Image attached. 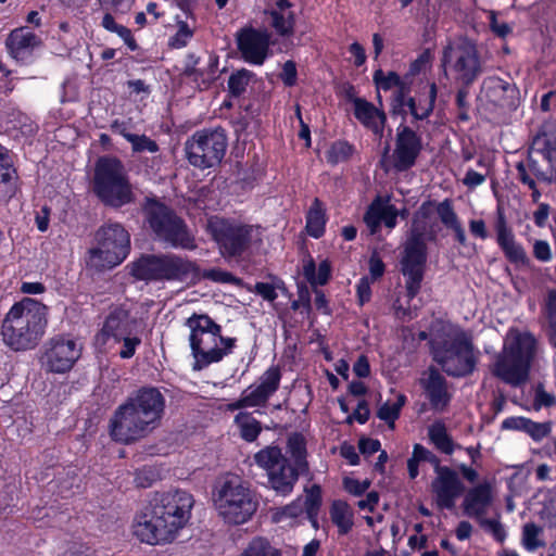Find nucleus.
I'll use <instances>...</instances> for the list:
<instances>
[{
    "label": "nucleus",
    "instance_id": "nucleus-25",
    "mask_svg": "<svg viewBox=\"0 0 556 556\" xmlns=\"http://www.w3.org/2000/svg\"><path fill=\"white\" fill-rule=\"evenodd\" d=\"M494 502V483L484 480L469 489L463 501L464 514L479 519L485 516Z\"/></svg>",
    "mask_w": 556,
    "mask_h": 556
},
{
    "label": "nucleus",
    "instance_id": "nucleus-23",
    "mask_svg": "<svg viewBox=\"0 0 556 556\" xmlns=\"http://www.w3.org/2000/svg\"><path fill=\"white\" fill-rule=\"evenodd\" d=\"M481 97L488 103L506 112L517 106L518 89L500 77H489L483 80Z\"/></svg>",
    "mask_w": 556,
    "mask_h": 556
},
{
    "label": "nucleus",
    "instance_id": "nucleus-22",
    "mask_svg": "<svg viewBox=\"0 0 556 556\" xmlns=\"http://www.w3.org/2000/svg\"><path fill=\"white\" fill-rule=\"evenodd\" d=\"M421 149V138L408 126H400L393 151V165L395 169L403 172L413 167Z\"/></svg>",
    "mask_w": 556,
    "mask_h": 556
},
{
    "label": "nucleus",
    "instance_id": "nucleus-12",
    "mask_svg": "<svg viewBox=\"0 0 556 556\" xmlns=\"http://www.w3.org/2000/svg\"><path fill=\"white\" fill-rule=\"evenodd\" d=\"M131 274L140 280L185 281L195 276L197 267L175 254H148L131 264Z\"/></svg>",
    "mask_w": 556,
    "mask_h": 556
},
{
    "label": "nucleus",
    "instance_id": "nucleus-1",
    "mask_svg": "<svg viewBox=\"0 0 556 556\" xmlns=\"http://www.w3.org/2000/svg\"><path fill=\"white\" fill-rule=\"evenodd\" d=\"M193 495L184 490L156 493L134 517L131 532L141 543H172L189 523Z\"/></svg>",
    "mask_w": 556,
    "mask_h": 556
},
{
    "label": "nucleus",
    "instance_id": "nucleus-64",
    "mask_svg": "<svg viewBox=\"0 0 556 556\" xmlns=\"http://www.w3.org/2000/svg\"><path fill=\"white\" fill-rule=\"evenodd\" d=\"M555 402V399L552 394L547 393L543 388H539L535 391L534 396V406L536 409L541 408L542 406L548 407L552 406Z\"/></svg>",
    "mask_w": 556,
    "mask_h": 556
},
{
    "label": "nucleus",
    "instance_id": "nucleus-52",
    "mask_svg": "<svg viewBox=\"0 0 556 556\" xmlns=\"http://www.w3.org/2000/svg\"><path fill=\"white\" fill-rule=\"evenodd\" d=\"M193 33L185 22L178 24L177 33L169 39V46L180 49L187 46Z\"/></svg>",
    "mask_w": 556,
    "mask_h": 556
},
{
    "label": "nucleus",
    "instance_id": "nucleus-34",
    "mask_svg": "<svg viewBox=\"0 0 556 556\" xmlns=\"http://www.w3.org/2000/svg\"><path fill=\"white\" fill-rule=\"evenodd\" d=\"M112 128L131 144V150L135 153L148 152L154 154L160 150L156 141L146 135L130 132L125 124L115 123Z\"/></svg>",
    "mask_w": 556,
    "mask_h": 556
},
{
    "label": "nucleus",
    "instance_id": "nucleus-6",
    "mask_svg": "<svg viewBox=\"0 0 556 556\" xmlns=\"http://www.w3.org/2000/svg\"><path fill=\"white\" fill-rule=\"evenodd\" d=\"M186 325L190 329L189 342L194 358L192 368L202 370L219 363L230 355L237 343L236 338L224 337L222 327L207 315H192Z\"/></svg>",
    "mask_w": 556,
    "mask_h": 556
},
{
    "label": "nucleus",
    "instance_id": "nucleus-58",
    "mask_svg": "<svg viewBox=\"0 0 556 556\" xmlns=\"http://www.w3.org/2000/svg\"><path fill=\"white\" fill-rule=\"evenodd\" d=\"M371 280L368 277H363L356 287V293L358 298V302L361 305H364L370 300L371 289H370Z\"/></svg>",
    "mask_w": 556,
    "mask_h": 556
},
{
    "label": "nucleus",
    "instance_id": "nucleus-46",
    "mask_svg": "<svg viewBox=\"0 0 556 556\" xmlns=\"http://www.w3.org/2000/svg\"><path fill=\"white\" fill-rule=\"evenodd\" d=\"M546 317L548 320V341L556 349V291H551L546 301Z\"/></svg>",
    "mask_w": 556,
    "mask_h": 556
},
{
    "label": "nucleus",
    "instance_id": "nucleus-17",
    "mask_svg": "<svg viewBox=\"0 0 556 556\" xmlns=\"http://www.w3.org/2000/svg\"><path fill=\"white\" fill-rule=\"evenodd\" d=\"M254 460L266 471L268 484L277 494L287 496L293 491L302 472L290 464L278 446H267L258 451Z\"/></svg>",
    "mask_w": 556,
    "mask_h": 556
},
{
    "label": "nucleus",
    "instance_id": "nucleus-5",
    "mask_svg": "<svg viewBox=\"0 0 556 556\" xmlns=\"http://www.w3.org/2000/svg\"><path fill=\"white\" fill-rule=\"evenodd\" d=\"M212 501L218 517L233 526L248 522L258 507V501L249 483L233 473H226L216 481Z\"/></svg>",
    "mask_w": 556,
    "mask_h": 556
},
{
    "label": "nucleus",
    "instance_id": "nucleus-3",
    "mask_svg": "<svg viewBox=\"0 0 556 556\" xmlns=\"http://www.w3.org/2000/svg\"><path fill=\"white\" fill-rule=\"evenodd\" d=\"M48 314V307L35 299L15 303L1 325L4 344L16 352L36 348L46 333Z\"/></svg>",
    "mask_w": 556,
    "mask_h": 556
},
{
    "label": "nucleus",
    "instance_id": "nucleus-50",
    "mask_svg": "<svg viewBox=\"0 0 556 556\" xmlns=\"http://www.w3.org/2000/svg\"><path fill=\"white\" fill-rule=\"evenodd\" d=\"M479 526L486 532H490L498 542H503L506 538V531L497 519H486L485 516L477 519Z\"/></svg>",
    "mask_w": 556,
    "mask_h": 556
},
{
    "label": "nucleus",
    "instance_id": "nucleus-8",
    "mask_svg": "<svg viewBox=\"0 0 556 556\" xmlns=\"http://www.w3.org/2000/svg\"><path fill=\"white\" fill-rule=\"evenodd\" d=\"M427 214L424 210L416 212L409 236L404 245V253L401 260L402 274L405 277L407 296L414 299L424 279V271L427 261V247L425 241Z\"/></svg>",
    "mask_w": 556,
    "mask_h": 556
},
{
    "label": "nucleus",
    "instance_id": "nucleus-54",
    "mask_svg": "<svg viewBox=\"0 0 556 556\" xmlns=\"http://www.w3.org/2000/svg\"><path fill=\"white\" fill-rule=\"evenodd\" d=\"M489 21L490 27L496 36L505 38L507 35L511 33V27L505 22H500L494 11L490 12Z\"/></svg>",
    "mask_w": 556,
    "mask_h": 556
},
{
    "label": "nucleus",
    "instance_id": "nucleus-57",
    "mask_svg": "<svg viewBox=\"0 0 556 556\" xmlns=\"http://www.w3.org/2000/svg\"><path fill=\"white\" fill-rule=\"evenodd\" d=\"M533 255L541 262H548L552 258L549 244L544 240H536L533 244Z\"/></svg>",
    "mask_w": 556,
    "mask_h": 556
},
{
    "label": "nucleus",
    "instance_id": "nucleus-61",
    "mask_svg": "<svg viewBox=\"0 0 556 556\" xmlns=\"http://www.w3.org/2000/svg\"><path fill=\"white\" fill-rule=\"evenodd\" d=\"M369 273L371 281L380 278L384 273V264L377 253H374L369 260Z\"/></svg>",
    "mask_w": 556,
    "mask_h": 556
},
{
    "label": "nucleus",
    "instance_id": "nucleus-36",
    "mask_svg": "<svg viewBox=\"0 0 556 556\" xmlns=\"http://www.w3.org/2000/svg\"><path fill=\"white\" fill-rule=\"evenodd\" d=\"M428 435L434 446L442 453L451 455L454 452V442L448 435L444 422L434 421L428 428Z\"/></svg>",
    "mask_w": 556,
    "mask_h": 556
},
{
    "label": "nucleus",
    "instance_id": "nucleus-44",
    "mask_svg": "<svg viewBox=\"0 0 556 556\" xmlns=\"http://www.w3.org/2000/svg\"><path fill=\"white\" fill-rule=\"evenodd\" d=\"M384 206L386 202L380 199H377L370 204L364 216V222L371 235L378 231L382 223Z\"/></svg>",
    "mask_w": 556,
    "mask_h": 556
},
{
    "label": "nucleus",
    "instance_id": "nucleus-37",
    "mask_svg": "<svg viewBox=\"0 0 556 556\" xmlns=\"http://www.w3.org/2000/svg\"><path fill=\"white\" fill-rule=\"evenodd\" d=\"M288 452L293 459V466L300 469V472L308 471V463L306 460V446L302 435L293 434L288 440Z\"/></svg>",
    "mask_w": 556,
    "mask_h": 556
},
{
    "label": "nucleus",
    "instance_id": "nucleus-20",
    "mask_svg": "<svg viewBox=\"0 0 556 556\" xmlns=\"http://www.w3.org/2000/svg\"><path fill=\"white\" fill-rule=\"evenodd\" d=\"M435 477L431 482V491L440 509H452L456 500L464 492V484L458 473L447 466H435Z\"/></svg>",
    "mask_w": 556,
    "mask_h": 556
},
{
    "label": "nucleus",
    "instance_id": "nucleus-45",
    "mask_svg": "<svg viewBox=\"0 0 556 556\" xmlns=\"http://www.w3.org/2000/svg\"><path fill=\"white\" fill-rule=\"evenodd\" d=\"M353 153V147L346 141H337L327 151L326 157L329 163L338 164L349 160Z\"/></svg>",
    "mask_w": 556,
    "mask_h": 556
},
{
    "label": "nucleus",
    "instance_id": "nucleus-29",
    "mask_svg": "<svg viewBox=\"0 0 556 556\" xmlns=\"http://www.w3.org/2000/svg\"><path fill=\"white\" fill-rule=\"evenodd\" d=\"M496 241L505 256L515 264L529 265L530 260L525 249L515 240L503 213H498L495 224Z\"/></svg>",
    "mask_w": 556,
    "mask_h": 556
},
{
    "label": "nucleus",
    "instance_id": "nucleus-55",
    "mask_svg": "<svg viewBox=\"0 0 556 556\" xmlns=\"http://www.w3.org/2000/svg\"><path fill=\"white\" fill-rule=\"evenodd\" d=\"M343 485L345 491L353 495H362L367 491L370 485V482L367 480L359 481L352 478H345L343 481Z\"/></svg>",
    "mask_w": 556,
    "mask_h": 556
},
{
    "label": "nucleus",
    "instance_id": "nucleus-47",
    "mask_svg": "<svg viewBox=\"0 0 556 556\" xmlns=\"http://www.w3.org/2000/svg\"><path fill=\"white\" fill-rule=\"evenodd\" d=\"M250 77L251 73L247 70H241L232 74L228 80L230 92L235 96H240L243 93L250 81Z\"/></svg>",
    "mask_w": 556,
    "mask_h": 556
},
{
    "label": "nucleus",
    "instance_id": "nucleus-59",
    "mask_svg": "<svg viewBox=\"0 0 556 556\" xmlns=\"http://www.w3.org/2000/svg\"><path fill=\"white\" fill-rule=\"evenodd\" d=\"M280 77L286 86H293L296 81V66L292 61H287L283 64Z\"/></svg>",
    "mask_w": 556,
    "mask_h": 556
},
{
    "label": "nucleus",
    "instance_id": "nucleus-31",
    "mask_svg": "<svg viewBox=\"0 0 556 556\" xmlns=\"http://www.w3.org/2000/svg\"><path fill=\"white\" fill-rule=\"evenodd\" d=\"M17 174L9 150L0 144V201H9L17 192Z\"/></svg>",
    "mask_w": 556,
    "mask_h": 556
},
{
    "label": "nucleus",
    "instance_id": "nucleus-30",
    "mask_svg": "<svg viewBox=\"0 0 556 556\" xmlns=\"http://www.w3.org/2000/svg\"><path fill=\"white\" fill-rule=\"evenodd\" d=\"M354 115L356 119L370 129L376 136H383V128L387 116L383 111L377 109L372 103L362 98L353 100Z\"/></svg>",
    "mask_w": 556,
    "mask_h": 556
},
{
    "label": "nucleus",
    "instance_id": "nucleus-27",
    "mask_svg": "<svg viewBox=\"0 0 556 556\" xmlns=\"http://www.w3.org/2000/svg\"><path fill=\"white\" fill-rule=\"evenodd\" d=\"M281 374L278 367H269L257 380L256 383L244 390L247 402L250 407L265 406L269 397L278 390Z\"/></svg>",
    "mask_w": 556,
    "mask_h": 556
},
{
    "label": "nucleus",
    "instance_id": "nucleus-39",
    "mask_svg": "<svg viewBox=\"0 0 556 556\" xmlns=\"http://www.w3.org/2000/svg\"><path fill=\"white\" fill-rule=\"evenodd\" d=\"M142 339L141 334L136 328L130 332V334L123 337L119 340L118 348H113L111 351H102L103 353H112L115 355H118L123 359L131 358L138 349V346L141 344Z\"/></svg>",
    "mask_w": 556,
    "mask_h": 556
},
{
    "label": "nucleus",
    "instance_id": "nucleus-4",
    "mask_svg": "<svg viewBox=\"0 0 556 556\" xmlns=\"http://www.w3.org/2000/svg\"><path fill=\"white\" fill-rule=\"evenodd\" d=\"M536 351L538 341L532 333L510 328L502 350L490 365V371L510 387H521L529 380Z\"/></svg>",
    "mask_w": 556,
    "mask_h": 556
},
{
    "label": "nucleus",
    "instance_id": "nucleus-7",
    "mask_svg": "<svg viewBox=\"0 0 556 556\" xmlns=\"http://www.w3.org/2000/svg\"><path fill=\"white\" fill-rule=\"evenodd\" d=\"M433 359L451 377L471 375L479 361V351L470 338L460 330L448 331L443 338L431 341Z\"/></svg>",
    "mask_w": 556,
    "mask_h": 556
},
{
    "label": "nucleus",
    "instance_id": "nucleus-60",
    "mask_svg": "<svg viewBox=\"0 0 556 556\" xmlns=\"http://www.w3.org/2000/svg\"><path fill=\"white\" fill-rule=\"evenodd\" d=\"M486 174L478 173L473 169H468L465 174V177L463 178V184L473 189L480 185H482L485 181Z\"/></svg>",
    "mask_w": 556,
    "mask_h": 556
},
{
    "label": "nucleus",
    "instance_id": "nucleus-24",
    "mask_svg": "<svg viewBox=\"0 0 556 556\" xmlns=\"http://www.w3.org/2000/svg\"><path fill=\"white\" fill-rule=\"evenodd\" d=\"M264 14L278 36L289 38L294 34L296 16L294 4L290 0H274L267 5Z\"/></svg>",
    "mask_w": 556,
    "mask_h": 556
},
{
    "label": "nucleus",
    "instance_id": "nucleus-32",
    "mask_svg": "<svg viewBox=\"0 0 556 556\" xmlns=\"http://www.w3.org/2000/svg\"><path fill=\"white\" fill-rule=\"evenodd\" d=\"M437 87L434 84H431L428 91L419 94L417 98L405 99L403 92L401 91L396 97V100L401 106H406L408 109V112L415 119H424L428 117L432 112Z\"/></svg>",
    "mask_w": 556,
    "mask_h": 556
},
{
    "label": "nucleus",
    "instance_id": "nucleus-51",
    "mask_svg": "<svg viewBox=\"0 0 556 556\" xmlns=\"http://www.w3.org/2000/svg\"><path fill=\"white\" fill-rule=\"evenodd\" d=\"M525 432L529 434L534 441H541L549 434L551 425L549 422H535L528 418Z\"/></svg>",
    "mask_w": 556,
    "mask_h": 556
},
{
    "label": "nucleus",
    "instance_id": "nucleus-11",
    "mask_svg": "<svg viewBox=\"0 0 556 556\" xmlns=\"http://www.w3.org/2000/svg\"><path fill=\"white\" fill-rule=\"evenodd\" d=\"M207 229L225 257L241 256L251 247L262 242V232L258 226L235 219L211 218Z\"/></svg>",
    "mask_w": 556,
    "mask_h": 556
},
{
    "label": "nucleus",
    "instance_id": "nucleus-16",
    "mask_svg": "<svg viewBox=\"0 0 556 556\" xmlns=\"http://www.w3.org/2000/svg\"><path fill=\"white\" fill-rule=\"evenodd\" d=\"M227 136L223 128L195 131L185 143L187 159L194 167L205 169L222 162L227 150Z\"/></svg>",
    "mask_w": 556,
    "mask_h": 556
},
{
    "label": "nucleus",
    "instance_id": "nucleus-2",
    "mask_svg": "<svg viewBox=\"0 0 556 556\" xmlns=\"http://www.w3.org/2000/svg\"><path fill=\"white\" fill-rule=\"evenodd\" d=\"M165 399L156 388H142L121 404L109 424L111 438L129 444L147 437L162 419Z\"/></svg>",
    "mask_w": 556,
    "mask_h": 556
},
{
    "label": "nucleus",
    "instance_id": "nucleus-28",
    "mask_svg": "<svg viewBox=\"0 0 556 556\" xmlns=\"http://www.w3.org/2000/svg\"><path fill=\"white\" fill-rule=\"evenodd\" d=\"M420 384L432 409L437 412L445 410L452 396L447 390L446 380L439 370L433 367L426 370L420 378Z\"/></svg>",
    "mask_w": 556,
    "mask_h": 556
},
{
    "label": "nucleus",
    "instance_id": "nucleus-14",
    "mask_svg": "<svg viewBox=\"0 0 556 556\" xmlns=\"http://www.w3.org/2000/svg\"><path fill=\"white\" fill-rule=\"evenodd\" d=\"M442 63L445 73L464 85H470L482 73L477 45L466 37H459L444 48Z\"/></svg>",
    "mask_w": 556,
    "mask_h": 556
},
{
    "label": "nucleus",
    "instance_id": "nucleus-49",
    "mask_svg": "<svg viewBox=\"0 0 556 556\" xmlns=\"http://www.w3.org/2000/svg\"><path fill=\"white\" fill-rule=\"evenodd\" d=\"M374 81L379 89L389 90L401 85V77L395 72L384 74L382 70H377L374 74Z\"/></svg>",
    "mask_w": 556,
    "mask_h": 556
},
{
    "label": "nucleus",
    "instance_id": "nucleus-38",
    "mask_svg": "<svg viewBox=\"0 0 556 556\" xmlns=\"http://www.w3.org/2000/svg\"><path fill=\"white\" fill-rule=\"evenodd\" d=\"M239 556H282V554L267 539L256 536L247 544Z\"/></svg>",
    "mask_w": 556,
    "mask_h": 556
},
{
    "label": "nucleus",
    "instance_id": "nucleus-40",
    "mask_svg": "<svg viewBox=\"0 0 556 556\" xmlns=\"http://www.w3.org/2000/svg\"><path fill=\"white\" fill-rule=\"evenodd\" d=\"M235 424L240 430L241 438L248 442L255 441L262 430L261 424L249 413H239L235 417Z\"/></svg>",
    "mask_w": 556,
    "mask_h": 556
},
{
    "label": "nucleus",
    "instance_id": "nucleus-9",
    "mask_svg": "<svg viewBox=\"0 0 556 556\" xmlns=\"http://www.w3.org/2000/svg\"><path fill=\"white\" fill-rule=\"evenodd\" d=\"M93 191L106 205L121 207L134 200L123 163L116 157H101L96 165Z\"/></svg>",
    "mask_w": 556,
    "mask_h": 556
},
{
    "label": "nucleus",
    "instance_id": "nucleus-33",
    "mask_svg": "<svg viewBox=\"0 0 556 556\" xmlns=\"http://www.w3.org/2000/svg\"><path fill=\"white\" fill-rule=\"evenodd\" d=\"M329 517L340 535L348 534L354 527V511L345 501L334 500L329 507Z\"/></svg>",
    "mask_w": 556,
    "mask_h": 556
},
{
    "label": "nucleus",
    "instance_id": "nucleus-63",
    "mask_svg": "<svg viewBox=\"0 0 556 556\" xmlns=\"http://www.w3.org/2000/svg\"><path fill=\"white\" fill-rule=\"evenodd\" d=\"M331 273V266L328 261H323L319 263L316 275H315V281L314 285L323 286L327 283Z\"/></svg>",
    "mask_w": 556,
    "mask_h": 556
},
{
    "label": "nucleus",
    "instance_id": "nucleus-62",
    "mask_svg": "<svg viewBox=\"0 0 556 556\" xmlns=\"http://www.w3.org/2000/svg\"><path fill=\"white\" fill-rule=\"evenodd\" d=\"M527 419L528 418L521 417V416L508 417V418H506V419H504L502 421V426L501 427L504 430H517V431H523L525 432Z\"/></svg>",
    "mask_w": 556,
    "mask_h": 556
},
{
    "label": "nucleus",
    "instance_id": "nucleus-19",
    "mask_svg": "<svg viewBox=\"0 0 556 556\" xmlns=\"http://www.w3.org/2000/svg\"><path fill=\"white\" fill-rule=\"evenodd\" d=\"M81 355V345L64 337L49 340L42 355V366L54 374L70 371Z\"/></svg>",
    "mask_w": 556,
    "mask_h": 556
},
{
    "label": "nucleus",
    "instance_id": "nucleus-35",
    "mask_svg": "<svg viewBox=\"0 0 556 556\" xmlns=\"http://www.w3.org/2000/svg\"><path fill=\"white\" fill-rule=\"evenodd\" d=\"M326 214L323 203L315 198L306 214V230L311 237L319 238L325 232Z\"/></svg>",
    "mask_w": 556,
    "mask_h": 556
},
{
    "label": "nucleus",
    "instance_id": "nucleus-42",
    "mask_svg": "<svg viewBox=\"0 0 556 556\" xmlns=\"http://www.w3.org/2000/svg\"><path fill=\"white\" fill-rule=\"evenodd\" d=\"M303 510V501L301 498H296L286 506L273 508L270 510V517L274 522L279 523L298 518L302 515Z\"/></svg>",
    "mask_w": 556,
    "mask_h": 556
},
{
    "label": "nucleus",
    "instance_id": "nucleus-53",
    "mask_svg": "<svg viewBox=\"0 0 556 556\" xmlns=\"http://www.w3.org/2000/svg\"><path fill=\"white\" fill-rule=\"evenodd\" d=\"M438 215L447 228L459 224L458 217L448 201H443L438 205Z\"/></svg>",
    "mask_w": 556,
    "mask_h": 556
},
{
    "label": "nucleus",
    "instance_id": "nucleus-56",
    "mask_svg": "<svg viewBox=\"0 0 556 556\" xmlns=\"http://www.w3.org/2000/svg\"><path fill=\"white\" fill-rule=\"evenodd\" d=\"M276 286L268 282H257L254 292L261 295L265 301L273 302L277 299Z\"/></svg>",
    "mask_w": 556,
    "mask_h": 556
},
{
    "label": "nucleus",
    "instance_id": "nucleus-18",
    "mask_svg": "<svg viewBox=\"0 0 556 556\" xmlns=\"http://www.w3.org/2000/svg\"><path fill=\"white\" fill-rule=\"evenodd\" d=\"M136 328H138L137 321L130 317L128 311L115 307L105 317L101 329L94 336V346L99 351H111L113 348H118L119 340L129 336Z\"/></svg>",
    "mask_w": 556,
    "mask_h": 556
},
{
    "label": "nucleus",
    "instance_id": "nucleus-21",
    "mask_svg": "<svg viewBox=\"0 0 556 556\" xmlns=\"http://www.w3.org/2000/svg\"><path fill=\"white\" fill-rule=\"evenodd\" d=\"M238 49L243 60L253 65H262L269 54L270 34L267 29L244 27L236 36Z\"/></svg>",
    "mask_w": 556,
    "mask_h": 556
},
{
    "label": "nucleus",
    "instance_id": "nucleus-48",
    "mask_svg": "<svg viewBox=\"0 0 556 556\" xmlns=\"http://www.w3.org/2000/svg\"><path fill=\"white\" fill-rule=\"evenodd\" d=\"M321 504V490L320 486L317 484H314L305 500V510L307 513V516L309 519L317 516V513L319 510Z\"/></svg>",
    "mask_w": 556,
    "mask_h": 556
},
{
    "label": "nucleus",
    "instance_id": "nucleus-15",
    "mask_svg": "<svg viewBox=\"0 0 556 556\" xmlns=\"http://www.w3.org/2000/svg\"><path fill=\"white\" fill-rule=\"evenodd\" d=\"M529 168L540 181L551 184L556 179V121L544 122L533 137Z\"/></svg>",
    "mask_w": 556,
    "mask_h": 556
},
{
    "label": "nucleus",
    "instance_id": "nucleus-43",
    "mask_svg": "<svg viewBox=\"0 0 556 556\" xmlns=\"http://www.w3.org/2000/svg\"><path fill=\"white\" fill-rule=\"evenodd\" d=\"M543 529L533 522H528L522 528V545L527 551L533 552L539 547L544 546V541L541 539Z\"/></svg>",
    "mask_w": 556,
    "mask_h": 556
},
{
    "label": "nucleus",
    "instance_id": "nucleus-41",
    "mask_svg": "<svg viewBox=\"0 0 556 556\" xmlns=\"http://www.w3.org/2000/svg\"><path fill=\"white\" fill-rule=\"evenodd\" d=\"M405 402L406 396L404 394H397L394 402L388 400L379 407L377 416L386 421L391 429H394L395 420L399 418Z\"/></svg>",
    "mask_w": 556,
    "mask_h": 556
},
{
    "label": "nucleus",
    "instance_id": "nucleus-13",
    "mask_svg": "<svg viewBox=\"0 0 556 556\" xmlns=\"http://www.w3.org/2000/svg\"><path fill=\"white\" fill-rule=\"evenodd\" d=\"M144 213L149 226L159 240L174 248L186 250L195 248L193 238L182 219L165 204L149 199L144 205Z\"/></svg>",
    "mask_w": 556,
    "mask_h": 556
},
{
    "label": "nucleus",
    "instance_id": "nucleus-10",
    "mask_svg": "<svg viewBox=\"0 0 556 556\" xmlns=\"http://www.w3.org/2000/svg\"><path fill=\"white\" fill-rule=\"evenodd\" d=\"M96 245L88 251L87 265L97 270L111 269L119 265L130 250V237L117 223L102 226L96 232Z\"/></svg>",
    "mask_w": 556,
    "mask_h": 556
},
{
    "label": "nucleus",
    "instance_id": "nucleus-26",
    "mask_svg": "<svg viewBox=\"0 0 556 556\" xmlns=\"http://www.w3.org/2000/svg\"><path fill=\"white\" fill-rule=\"evenodd\" d=\"M41 43V38L27 26L13 29L5 41L9 54L18 62L28 61Z\"/></svg>",
    "mask_w": 556,
    "mask_h": 556
}]
</instances>
